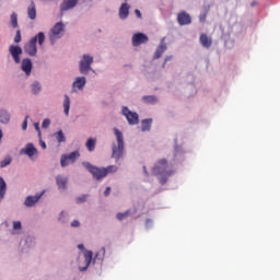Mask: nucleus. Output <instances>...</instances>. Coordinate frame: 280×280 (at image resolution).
Wrapping results in <instances>:
<instances>
[{"label":"nucleus","mask_w":280,"mask_h":280,"mask_svg":"<svg viewBox=\"0 0 280 280\" xmlns=\"http://www.w3.org/2000/svg\"><path fill=\"white\" fill-rule=\"evenodd\" d=\"M9 52L11 54L15 65H21L23 73H25L26 78H30V75H32V69H34V63H32V59L30 58H24L21 61L23 48H21L19 45H11L9 47Z\"/></svg>","instance_id":"nucleus-1"},{"label":"nucleus","mask_w":280,"mask_h":280,"mask_svg":"<svg viewBox=\"0 0 280 280\" xmlns=\"http://www.w3.org/2000/svg\"><path fill=\"white\" fill-rule=\"evenodd\" d=\"M121 115L126 117L129 126H137L139 124V114L137 112L130 110L128 106L121 107Z\"/></svg>","instance_id":"nucleus-9"},{"label":"nucleus","mask_w":280,"mask_h":280,"mask_svg":"<svg viewBox=\"0 0 280 280\" xmlns=\"http://www.w3.org/2000/svg\"><path fill=\"white\" fill-rule=\"evenodd\" d=\"M167 51V43H165V37L160 40L159 46L156 47L153 54V60H159Z\"/></svg>","instance_id":"nucleus-13"},{"label":"nucleus","mask_w":280,"mask_h":280,"mask_svg":"<svg viewBox=\"0 0 280 280\" xmlns=\"http://www.w3.org/2000/svg\"><path fill=\"white\" fill-rule=\"evenodd\" d=\"M62 36H65V23L57 22L48 35L50 45H56V43H58Z\"/></svg>","instance_id":"nucleus-7"},{"label":"nucleus","mask_w":280,"mask_h":280,"mask_svg":"<svg viewBox=\"0 0 280 280\" xmlns=\"http://www.w3.org/2000/svg\"><path fill=\"white\" fill-rule=\"evenodd\" d=\"M97 145V138H89L85 142V148L90 152H95Z\"/></svg>","instance_id":"nucleus-29"},{"label":"nucleus","mask_w":280,"mask_h":280,"mask_svg":"<svg viewBox=\"0 0 280 280\" xmlns=\"http://www.w3.org/2000/svg\"><path fill=\"white\" fill-rule=\"evenodd\" d=\"M20 154H25L28 159H32L38 154V149L34 147V143H26L25 148L20 150Z\"/></svg>","instance_id":"nucleus-14"},{"label":"nucleus","mask_w":280,"mask_h":280,"mask_svg":"<svg viewBox=\"0 0 280 280\" xmlns=\"http://www.w3.org/2000/svg\"><path fill=\"white\" fill-rule=\"evenodd\" d=\"M79 272H86L93 264V250L85 249L83 255L79 254L75 259Z\"/></svg>","instance_id":"nucleus-6"},{"label":"nucleus","mask_w":280,"mask_h":280,"mask_svg":"<svg viewBox=\"0 0 280 280\" xmlns=\"http://www.w3.org/2000/svg\"><path fill=\"white\" fill-rule=\"evenodd\" d=\"M252 5H255V2H254V3H252Z\"/></svg>","instance_id":"nucleus-56"},{"label":"nucleus","mask_w":280,"mask_h":280,"mask_svg":"<svg viewBox=\"0 0 280 280\" xmlns=\"http://www.w3.org/2000/svg\"><path fill=\"white\" fill-rule=\"evenodd\" d=\"M119 167L117 165H109L107 167H104L105 176H108V174H115Z\"/></svg>","instance_id":"nucleus-35"},{"label":"nucleus","mask_w":280,"mask_h":280,"mask_svg":"<svg viewBox=\"0 0 280 280\" xmlns=\"http://www.w3.org/2000/svg\"><path fill=\"white\" fill-rule=\"evenodd\" d=\"M152 118L141 120V132H150L152 130Z\"/></svg>","instance_id":"nucleus-25"},{"label":"nucleus","mask_w":280,"mask_h":280,"mask_svg":"<svg viewBox=\"0 0 280 280\" xmlns=\"http://www.w3.org/2000/svg\"><path fill=\"white\" fill-rule=\"evenodd\" d=\"M39 144H40V148H43V150H47V143H45V141L40 140Z\"/></svg>","instance_id":"nucleus-51"},{"label":"nucleus","mask_w":280,"mask_h":280,"mask_svg":"<svg viewBox=\"0 0 280 280\" xmlns=\"http://www.w3.org/2000/svg\"><path fill=\"white\" fill-rule=\"evenodd\" d=\"M14 43H21V30H18L14 37Z\"/></svg>","instance_id":"nucleus-46"},{"label":"nucleus","mask_w":280,"mask_h":280,"mask_svg":"<svg viewBox=\"0 0 280 280\" xmlns=\"http://www.w3.org/2000/svg\"><path fill=\"white\" fill-rule=\"evenodd\" d=\"M114 135L116 137L117 144L112 145V159H115L116 163H119L120 159L124 158L126 145L124 142V133L121 130L114 128Z\"/></svg>","instance_id":"nucleus-3"},{"label":"nucleus","mask_w":280,"mask_h":280,"mask_svg":"<svg viewBox=\"0 0 280 280\" xmlns=\"http://www.w3.org/2000/svg\"><path fill=\"white\" fill-rule=\"evenodd\" d=\"M43 196H45V190L36 192L34 196H27L24 199V207H27L28 209H31L32 207H36V205L40 202V198H43Z\"/></svg>","instance_id":"nucleus-10"},{"label":"nucleus","mask_w":280,"mask_h":280,"mask_svg":"<svg viewBox=\"0 0 280 280\" xmlns=\"http://www.w3.org/2000/svg\"><path fill=\"white\" fill-rule=\"evenodd\" d=\"M185 161V151L183 147H176L174 150V163H183Z\"/></svg>","instance_id":"nucleus-19"},{"label":"nucleus","mask_w":280,"mask_h":280,"mask_svg":"<svg viewBox=\"0 0 280 280\" xmlns=\"http://www.w3.org/2000/svg\"><path fill=\"white\" fill-rule=\"evenodd\" d=\"M12 163V158L8 155L7 158L3 159V161L0 162V167L3 170V167H8Z\"/></svg>","instance_id":"nucleus-37"},{"label":"nucleus","mask_w":280,"mask_h":280,"mask_svg":"<svg viewBox=\"0 0 280 280\" xmlns=\"http://www.w3.org/2000/svg\"><path fill=\"white\" fill-rule=\"evenodd\" d=\"M95 62V57L91 54H83L79 60V73L81 75H89L90 73H95L93 69V63Z\"/></svg>","instance_id":"nucleus-5"},{"label":"nucleus","mask_w":280,"mask_h":280,"mask_svg":"<svg viewBox=\"0 0 280 280\" xmlns=\"http://www.w3.org/2000/svg\"><path fill=\"white\" fill-rule=\"evenodd\" d=\"M106 257V247H102L98 252L95 253L94 258L92 256V262L101 261L104 264V258Z\"/></svg>","instance_id":"nucleus-21"},{"label":"nucleus","mask_w":280,"mask_h":280,"mask_svg":"<svg viewBox=\"0 0 280 280\" xmlns=\"http://www.w3.org/2000/svg\"><path fill=\"white\" fill-rule=\"evenodd\" d=\"M8 191V184L5 179L0 176V202H3V198H5V194Z\"/></svg>","instance_id":"nucleus-26"},{"label":"nucleus","mask_w":280,"mask_h":280,"mask_svg":"<svg viewBox=\"0 0 280 280\" xmlns=\"http://www.w3.org/2000/svg\"><path fill=\"white\" fill-rule=\"evenodd\" d=\"M34 128H35L36 132H38V137H40L42 136L40 124L39 122H34Z\"/></svg>","instance_id":"nucleus-47"},{"label":"nucleus","mask_w":280,"mask_h":280,"mask_svg":"<svg viewBox=\"0 0 280 280\" xmlns=\"http://www.w3.org/2000/svg\"><path fill=\"white\" fill-rule=\"evenodd\" d=\"M142 104H147L148 106H155L159 104V96L156 95H144L141 98Z\"/></svg>","instance_id":"nucleus-20"},{"label":"nucleus","mask_w":280,"mask_h":280,"mask_svg":"<svg viewBox=\"0 0 280 280\" xmlns=\"http://www.w3.org/2000/svg\"><path fill=\"white\" fill-rule=\"evenodd\" d=\"M143 173L145 176H149L148 168L145 166H143Z\"/></svg>","instance_id":"nucleus-53"},{"label":"nucleus","mask_w":280,"mask_h":280,"mask_svg":"<svg viewBox=\"0 0 280 280\" xmlns=\"http://www.w3.org/2000/svg\"><path fill=\"white\" fill-rule=\"evenodd\" d=\"M27 16L31 21H36V4L34 1H31V4L27 8Z\"/></svg>","instance_id":"nucleus-27"},{"label":"nucleus","mask_w":280,"mask_h":280,"mask_svg":"<svg viewBox=\"0 0 280 280\" xmlns=\"http://www.w3.org/2000/svg\"><path fill=\"white\" fill-rule=\"evenodd\" d=\"M152 174L158 177L161 185H165L167 178L174 174V171L167 165V160L162 159L153 166Z\"/></svg>","instance_id":"nucleus-2"},{"label":"nucleus","mask_w":280,"mask_h":280,"mask_svg":"<svg viewBox=\"0 0 280 280\" xmlns=\"http://www.w3.org/2000/svg\"><path fill=\"white\" fill-rule=\"evenodd\" d=\"M128 215H130V210H127L125 212H118L116 214L117 220H119V222H122V220H126V218H128Z\"/></svg>","instance_id":"nucleus-36"},{"label":"nucleus","mask_w":280,"mask_h":280,"mask_svg":"<svg viewBox=\"0 0 280 280\" xmlns=\"http://www.w3.org/2000/svg\"><path fill=\"white\" fill-rule=\"evenodd\" d=\"M78 248H79V250H83V253H84V250H86V248H84V244H79Z\"/></svg>","instance_id":"nucleus-52"},{"label":"nucleus","mask_w":280,"mask_h":280,"mask_svg":"<svg viewBox=\"0 0 280 280\" xmlns=\"http://www.w3.org/2000/svg\"><path fill=\"white\" fill-rule=\"evenodd\" d=\"M70 226L71 229H80V226H82V223L80 222V220L74 219L73 221H71Z\"/></svg>","instance_id":"nucleus-40"},{"label":"nucleus","mask_w":280,"mask_h":280,"mask_svg":"<svg viewBox=\"0 0 280 280\" xmlns=\"http://www.w3.org/2000/svg\"><path fill=\"white\" fill-rule=\"evenodd\" d=\"M54 137L57 141V143H66L67 142V137L65 136V132L62 129L54 133Z\"/></svg>","instance_id":"nucleus-31"},{"label":"nucleus","mask_w":280,"mask_h":280,"mask_svg":"<svg viewBox=\"0 0 280 280\" xmlns=\"http://www.w3.org/2000/svg\"><path fill=\"white\" fill-rule=\"evenodd\" d=\"M62 106H63L65 116L69 117V110H71V98L67 94L63 95Z\"/></svg>","instance_id":"nucleus-23"},{"label":"nucleus","mask_w":280,"mask_h":280,"mask_svg":"<svg viewBox=\"0 0 280 280\" xmlns=\"http://www.w3.org/2000/svg\"><path fill=\"white\" fill-rule=\"evenodd\" d=\"M104 196L108 197L110 196V186L106 187L105 191H104Z\"/></svg>","instance_id":"nucleus-49"},{"label":"nucleus","mask_w":280,"mask_h":280,"mask_svg":"<svg viewBox=\"0 0 280 280\" xmlns=\"http://www.w3.org/2000/svg\"><path fill=\"white\" fill-rule=\"evenodd\" d=\"M199 43L205 47L206 49H209L211 47V39L207 36V34H201L199 37Z\"/></svg>","instance_id":"nucleus-30"},{"label":"nucleus","mask_w":280,"mask_h":280,"mask_svg":"<svg viewBox=\"0 0 280 280\" xmlns=\"http://www.w3.org/2000/svg\"><path fill=\"white\" fill-rule=\"evenodd\" d=\"M60 165L61 167H67L69 165V160L66 154L61 155Z\"/></svg>","instance_id":"nucleus-38"},{"label":"nucleus","mask_w":280,"mask_h":280,"mask_svg":"<svg viewBox=\"0 0 280 280\" xmlns=\"http://www.w3.org/2000/svg\"><path fill=\"white\" fill-rule=\"evenodd\" d=\"M27 119H30V115H26L22 122V130H27Z\"/></svg>","instance_id":"nucleus-44"},{"label":"nucleus","mask_w":280,"mask_h":280,"mask_svg":"<svg viewBox=\"0 0 280 280\" xmlns=\"http://www.w3.org/2000/svg\"><path fill=\"white\" fill-rule=\"evenodd\" d=\"M51 126V119L49 118H45L42 122V128H44L45 130H47V128H49Z\"/></svg>","instance_id":"nucleus-41"},{"label":"nucleus","mask_w":280,"mask_h":280,"mask_svg":"<svg viewBox=\"0 0 280 280\" xmlns=\"http://www.w3.org/2000/svg\"><path fill=\"white\" fill-rule=\"evenodd\" d=\"M36 43L39 45V47H43V45H45L44 32L37 33L28 40V43L24 45V51L27 56L35 57L38 54V46H36Z\"/></svg>","instance_id":"nucleus-4"},{"label":"nucleus","mask_w":280,"mask_h":280,"mask_svg":"<svg viewBox=\"0 0 280 280\" xmlns=\"http://www.w3.org/2000/svg\"><path fill=\"white\" fill-rule=\"evenodd\" d=\"M42 91H43V84H40L39 81H33L31 84V93L33 95H40Z\"/></svg>","instance_id":"nucleus-24"},{"label":"nucleus","mask_w":280,"mask_h":280,"mask_svg":"<svg viewBox=\"0 0 280 280\" xmlns=\"http://www.w3.org/2000/svg\"><path fill=\"white\" fill-rule=\"evenodd\" d=\"M86 86V77L82 74L81 77H77L72 82V93H78V91H84Z\"/></svg>","instance_id":"nucleus-11"},{"label":"nucleus","mask_w":280,"mask_h":280,"mask_svg":"<svg viewBox=\"0 0 280 280\" xmlns=\"http://www.w3.org/2000/svg\"><path fill=\"white\" fill-rule=\"evenodd\" d=\"M135 14L138 19H142L141 11L139 9L135 10Z\"/></svg>","instance_id":"nucleus-50"},{"label":"nucleus","mask_w":280,"mask_h":280,"mask_svg":"<svg viewBox=\"0 0 280 280\" xmlns=\"http://www.w3.org/2000/svg\"><path fill=\"white\" fill-rule=\"evenodd\" d=\"M199 21H200V23H205L207 21V13H201L199 15Z\"/></svg>","instance_id":"nucleus-48"},{"label":"nucleus","mask_w":280,"mask_h":280,"mask_svg":"<svg viewBox=\"0 0 280 280\" xmlns=\"http://www.w3.org/2000/svg\"><path fill=\"white\" fill-rule=\"evenodd\" d=\"M10 119L11 116L8 109H0V124L8 125L10 124Z\"/></svg>","instance_id":"nucleus-28"},{"label":"nucleus","mask_w":280,"mask_h":280,"mask_svg":"<svg viewBox=\"0 0 280 280\" xmlns=\"http://www.w3.org/2000/svg\"><path fill=\"white\" fill-rule=\"evenodd\" d=\"M55 180L59 191H67V185H69V177L65 175H57L55 177Z\"/></svg>","instance_id":"nucleus-15"},{"label":"nucleus","mask_w":280,"mask_h":280,"mask_svg":"<svg viewBox=\"0 0 280 280\" xmlns=\"http://www.w3.org/2000/svg\"><path fill=\"white\" fill-rule=\"evenodd\" d=\"M191 89H194V85H190Z\"/></svg>","instance_id":"nucleus-55"},{"label":"nucleus","mask_w":280,"mask_h":280,"mask_svg":"<svg viewBox=\"0 0 280 280\" xmlns=\"http://www.w3.org/2000/svg\"><path fill=\"white\" fill-rule=\"evenodd\" d=\"M152 226H154V221H152V219H147L145 229H152Z\"/></svg>","instance_id":"nucleus-45"},{"label":"nucleus","mask_w":280,"mask_h":280,"mask_svg":"<svg viewBox=\"0 0 280 280\" xmlns=\"http://www.w3.org/2000/svg\"><path fill=\"white\" fill-rule=\"evenodd\" d=\"M3 139V130L0 129V141Z\"/></svg>","instance_id":"nucleus-54"},{"label":"nucleus","mask_w":280,"mask_h":280,"mask_svg":"<svg viewBox=\"0 0 280 280\" xmlns=\"http://www.w3.org/2000/svg\"><path fill=\"white\" fill-rule=\"evenodd\" d=\"M89 200V195H82L77 198V205H82Z\"/></svg>","instance_id":"nucleus-39"},{"label":"nucleus","mask_w":280,"mask_h":280,"mask_svg":"<svg viewBox=\"0 0 280 280\" xmlns=\"http://www.w3.org/2000/svg\"><path fill=\"white\" fill-rule=\"evenodd\" d=\"M118 16L121 19V21H126V19L130 16V5H128V3L124 2L120 5Z\"/></svg>","instance_id":"nucleus-18"},{"label":"nucleus","mask_w":280,"mask_h":280,"mask_svg":"<svg viewBox=\"0 0 280 280\" xmlns=\"http://www.w3.org/2000/svg\"><path fill=\"white\" fill-rule=\"evenodd\" d=\"M78 0H62L60 3L59 10L60 12H69V10H73L78 5Z\"/></svg>","instance_id":"nucleus-16"},{"label":"nucleus","mask_w":280,"mask_h":280,"mask_svg":"<svg viewBox=\"0 0 280 280\" xmlns=\"http://www.w3.org/2000/svg\"><path fill=\"white\" fill-rule=\"evenodd\" d=\"M10 25L13 30H18L19 27V14L16 12L11 13L10 15Z\"/></svg>","instance_id":"nucleus-32"},{"label":"nucleus","mask_w":280,"mask_h":280,"mask_svg":"<svg viewBox=\"0 0 280 280\" xmlns=\"http://www.w3.org/2000/svg\"><path fill=\"white\" fill-rule=\"evenodd\" d=\"M82 166L85 167L90 174H92L95 180H102V178H106V172L104 171V167H97L91 164V162H82Z\"/></svg>","instance_id":"nucleus-8"},{"label":"nucleus","mask_w":280,"mask_h":280,"mask_svg":"<svg viewBox=\"0 0 280 280\" xmlns=\"http://www.w3.org/2000/svg\"><path fill=\"white\" fill-rule=\"evenodd\" d=\"M21 229H23L21 221H13V231H21Z\"/></svg>","instance_id":"nucleus-42"},{"label":"nucleus","mask_w":280,"mask_h":280,"mask_svg":"<svg viewBox=\"0 0 280 280\" xmlns=\"http://www.w3.org/2000/svg\"><path fill=\"white\" fill-rule=\"evenodd\" d=\"M174 58V56L168 55L164 58V62L162 63V68L165 69V65H167V62H170V60H172Z\"/></svg>","instance_id":"nucleus-43"},{"label":"nucleus","mask_w":280,"mask_h":280,"mask_svg":"<svg viewBox=\"0 0 280 280\" xmlns=\"http://www.w3.org/2000/svg\"><path fill=\"white\" fill-rule=\"evenodd\" d=\"M178 25H191V15L189 13L182 11L177 14Z\"/></svg>","instance_id":"nucleus-17"},{"label":"nucleus","mask_w":280,"mask_h":280,"mask_svg":"<svg viewBox=\"0 0 280 280\" xmlns=\"http://www.w3.org/2000/svg\"><path fill=\"white\" fill-rule=\"evenodd\" d=\"M36 246V237L28 235L24 241V250H32Z\"/></svg>","instance_id":"nucleus-22"},{"label":"nucleus","mask_w":280,"mask_h":280,"mask_svg":"<svg viewBox=\"0 0 280 280\" xmlns=\"http://www.w3.org/2000/svg\"><path fill=\"white\" fill-rule=\"evenodd\" d=\"M58 222H60V224H67V222H69V212L62 210L58 215Z\"/></svg>","instance_id":"nucleus-33"},{"label":"nucleus","mask_w":280,"mask_h":280,"mask_svg":"<svg viewBox=\"0 0 280 280\" xmlns=\"http://www.w3.org/2000/svg\"><path fill=\"white\" fill-rule=\"evenodd\" d=\"M66 158H68V161H71V163H75L78 159H80V151H73L70 154H63Z\"/></svg>","instance_id":"nucleus-34"},{"label":"nucleus","mask_w":280,"mask_h":280,"mask_svg":"<svg viewBox=\"0 0 280 280\" xmlns=\"http://www.w3.org/2000/svg\"><path fill=\"white\" fill-rule=\"evenodd\" d=\"M150 38L143 33H135L131 37V43L133 47H139L140 45H145Z\"/></svg>","instance_id":"nucleus-12"}]
</instances>
